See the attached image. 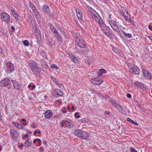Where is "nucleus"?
<instances>
[{"mask_svg":"<svg viewBox=\"0 0 152 152\" xmlns=\"http://www.w3.org/2000/svg\"><path fill=\"white\" fill-rule=\"evenodd\" d=\"M75 133L76 136L83 139H86L88 136V134L79 129L76 130Z\"/></svg>","mask_w":152,"mask_h":152,"instance_id":"nucleus-4","label":"nucleus"},{"mask_svg":"<svg viewBox=\"0 0 152 152\" xmlns=\"http://www.w3.org/2000/svg\"><path fill=\"white\" fill-rule=\"evenodd\" d=\"M29 19L31 20H32V18L31 15H29L28 16Z\"/></svg>","mask_w":152,"mask_h":152,"instance_id":"nucleus-57","label":"nucleus"},{"mask_svg":"<svg viewBox=\"0 0 152 152\" xmlns=\"http://www.w3.org/2000/svg\"><path fill=\"white\" fill-rule=\"evenodd\" d=\"M142 72L143 76L145 78L147 79H150L151 77V75L148 71L146 70L145 69H143Z\"/></svg>","mask_w":152,"mask_h":152,"instance_id":"nucleus-11","label":"nucleus"},{"mask_svg":"<svg viewBox=\"0 0 152 152\" xmlns=\"http://www.w3.org/2000/svg\"><path fill=\"white\" fill-rule=\"evenodd\" d=\"M52 31L54 34L58 32V31H57L56 28L54 29V30H53Z\"/></svg>","mask_w":152,"mask_h":152,"instance_id":"nucleus-51","label":"nucleus"},{"mask_svg":"<svg viewBox=\"0 0 152 152\" xmlns=\"http://www.w3.org/2000/svg\"><path fill=\"white\" fill-rule=\"evenodd\" d=\"M49 26L51 31H52L53 30H54V29L56 28L53 26L51 24Z\"/></svg>","mask_w":152,"mask_h":152,"instance_id":"nucleus-41","label":"nucleus"},{"mask_svg":"<svg viewBox=\"0 0 152 152\" xmlns=\"http://www.w3.org/2000/svg\"><path fill=\"white\" fill-rule=\"evenodd\" d=\"M130 151L131 152H137V151L133 148H131Z\"/></svg>","mask_w":152,"mask_h":152,"instance_id":"nucleus-44","label":"nucleus"},{"mask_svg":"<svg viewBox=\"0 0 152 152\" xmlns=\"http://www.w3.org/2000/svg\"><path fill=\"white\" fill-rule=\"evenodd\" d=\"M11 28L12 30L13 31H15V28L14 26H12L11 27Z\"/></svg>","mask_w":152,"mask_h":152,"instance_id":"nucleus-56","label":"nucleus"},{"mask_svg":"<svg viewBox=\"0 0 152 152\" xmlns=\"http://www.w3.org/2000/svg\"><path fill=\"white\" fill-rule=\"evenodd\" d=\"M50 68L52 69H58V66L55 64H53L50 66Z\"/></svg>","mask_w":152,"mask_h":152,"instance_id":"nucleus-33","label":"nucleus"},{"mask_svg":"<svg viewBox=\"0 0 152 152\" xmlns=\"http://www.w3.org/2000/svg\"><path fill=\"white\" fill-rule=\"evenodd\" d=\"M23 145H19V148H23Z\"/></svg>","mask_w":152,"mask_h":152,"instance_id":"nucleus-63","label":"nucleus"},{"mask_svg":"<svg viewBox=\"0 0 152 152\" xmlns=\"http://www.w3.org/2000/svg\"><path fill=\"white\" fill-rule=\"evenodd\" d=\"M113 52L115 53H117L118 51V50L116 48H113Z\"/></svg>","mask_w":152,"mask_h":152,"instance_id":"nucleus-43","label":"nucleus"},{"mask_svg":"<svg viewBox=\"0 0 152 152\" xmlns=\"http://www.w3.org/2000/svg\"><path fill=\"white\" fill-rule=\"evenodd\" d=\"M54 34L58 42H62V39L60 36L59 34L58 31L55 33Z\"/></svg>","mask_w":152,"mask_h":152,"instance_id":"nucleus-20","label":"nucleus"},{"mask_svg":"<svg viewBox=\"0 0 152 152\" xmlns=\"http://www.w3.org/2000/svg\"><path fill=\"white\" fill-rule=\"evenodd\" d=\"M28 137V134H25L24 135V137Z\"/></svg>","mask_w":152,"mask_h":152,"instance_id":"nucleus-64","label":"nucleus"},{"mask_svg":"<svg viewBox=\"0 0 152 152\" xmlns=\"http://www.w3.org/2000/svg\"><path fill=\"white\" fill-rule=\"evenodd\" d=\"M29 6L32 10L35 9L36 8L34 5L32 3L30 2L29 3Z\"/></svg>","mask_w":152,"mask_h":152,"instance_id":"nucleus-37","label":"nucleus"},{"mask_svg":"<svg viewBox=\"0 0 152 152\" xmlns=\"http://www.w3.org/2000/svg\"><path fill=\"white\" fill-rule=\"evenodd\" d=\"M126 96L129 98H130L131 97V95L129 94H127L126 95Z\"/></svg>","mask_w":152,"mask_h":152,"instance_id":"nucleus-53","label":"nucleus"},{"mask_svg":"<svg viewBox=\"0 0 152 152\" xmlns=\"http://www.w3.org/2000/svg\"><path fill=\"white\" fill-rule=\"evenodd\" d=\"M148 37L149 38V39L152 41V36H148Z\"/></svg>","mask_w":152,"mask_h":152,"instance_id":"nucleus-61","label":"nucleus"},{"mask_svg":"<svg viewBox=\"0 0 152 152\" xmlns=\"http://www.w3.org/2000/svg\"><path fill=\"white\" fill-rule=\"evenodd\" d=\"M76 58L77 59H75V58H74V59H73V61L75 63H76L78 61L77 58L76 57Z\"/></svg>","mask_w":152,"mask_h":152,"instance_id":"nucleus-55","label":"nucleus"},{"mask_svg":"<svg viewBox=\"0 0 152 152\" xmlns=\"http://www.w3.org/2000/svg\"><path fill=\"white\" fill-rule=\"evenodd\" d=\"M23 44L24 45L28 46L29 45V43L28 40H25L23 42Z\"/></svg>","mask_w":152,"mask_h":152,"instance_id":"nucleus-35","label":"nucleus"},{"mask_svg":"<svg viewBox=\"0 0 152 152\" xmlns=\"http://www.w3.org/2000/svg\"><path fill=\"white\" fill-rule=\"evenodd\" d=\"M57 28L60 31H61L63 29L59 25H57Z\"/></svg>","mask_w":152,"mask_h":152,"instance_id":"nucleus-46","label":"nucleus"},{"mask_svg":"<svg viewBox=\"0 0 152 152\" xmlns=\"http://www.w3.org/2000/svg\"><path fill=\"white\" fill-rule=\"evenodd\" d=\"M148 28L149 29H150L152 31V27L151 26H148Z\"/></svg>","mask_w":152,"mask_h":152,"instance_id":"nucleus-60","label":"nucleus"},{"mask_svg":"<svg viewBox=\"0 0 152 152\" xmlns=\"http://www.w3.org/2000/svg\"><path fill=\"white\" fill-rule=\"evenodd\" d=\"M100 72H101L102 74L105 73L107 72L104 69H101L99 70Z\"/></svg>","mask_w":152,"mask_h":152,"instance_id":"nucleus-38","label":"nucleus"},{"mask_svg":"<svg viewBox=\"0 0 152 152\" xmlns=\"http://www.w3.org/2000/svg\"><path fill=\"white\" fill-rule=\"evenodd\" d=\"M60 32H61L64 35V36H66V34L65 32L62 29V30H61Z\"/></svg>","mask_w":152,"mask_h":152,"instance_id":"nucleus-49","label":"nucleus"},{"mask_svg":"<svg viewBox=\"0 0 152 152\" xmlns=\"http://www.w3.org/2000/svg\"><path fill=\"white\" fill-rule=\"evenodd\" d=\"M42 10L45 12L47 13H49L50 12L48 7L47 5H44L43 6Z\"/></svg>","mask_w":152,"mask_h":152,"instance_id":"nucleus-23","label":"nucleus"},{"mask_svg":"<svg viewBox=\"0 0 152 152\" xmlns=\"http://www.w3.org/2000/svg\"><path fill=\"white\" fill-rule=\"evenodd\" d=\"M39 152H43L44 151L43 149V147H41L40 148Z\"/></svg>","mask_w":152,"mask_h":152,"instance_id":"nucleus-50","label":"nucleus"},{"mask_svg":"<svg viewBox=\"0 0 152 152\" xmlns=\"http://www.w3.org/2000/svg\"><path fill=\"white\" fill-rule=\"evenodd\" d=\"M10 79L8 78H5L2 80L0 83V86L2 87L7 86L10 83Z\"/></svg>","mask_w":152,"mask_h":152,"instance_id":"nucleus-10","label":"nucleus"},{"mask_svg":"<svg viewBox=\"0 0 152 152\" xmlns=\"http://www.w3.org/2000/svg\"><path fill=\"white\" fill-rule=\"evenodd\" d=\"M112 104L120 112L124 114H126V112L124 110V108L119 105L117 102L112 100L110 101Z\"/></svg>","mask_w":152,"mask_h":152,"instance_id":"nucleus-6","label":"nucleus"},{"mask_svg":"<svg viewBox=\"0 0 152 152\" xmlns=\"http://www.w3.org/2000/svg\"><path fill=\"white\" fill-rule=\"evenodd\" d=\"M12 15L17 20L19 19V17L18 15V14L17 12H16V11L14 10H11Z\"/></svg>","mask_w":152,"mask_h":152,"instance_id":"nucleus-21","label":"nucleus"},{"mask_svg":"<svg viewBox=\"0 0 152 152\" xmlns=\"http://www.w3.org/2000/svg\"><path fill=\"white\" fill-rule=\"evenodd\" d=\"M11 81L13 83L14 87L17 90L20 89L21 85L20 83H18L16 80H11Z\"/></svg>","mask_w":152,"mask_h":152,"instance_id":"nucleus-13","label":"nucleus"},{"mask_svg":"<svg viewBox=\"0 0 152 152\" xmlns=\"http://www.w3.org/2000/svg\"><path fill=\"white\" fill-rule=\"evenodd\" d=\"M62 113L64 114L66 113V110H63Z\"/></svg>","mask_w":152,"mask_h":152,"instance_id":"nucleus-58","label":"nucleus"},{"mask_svg":"<svg viewBox=\"0 0 152 152\" xmlns=\"http://www.w3.org/2000/svg\"><path fill=\"white\" fill-rule=\"evenodd\" d=\"M134 84L136 86L144 90L146 88V86L144 85L143 83L137 81L134 82Z\"/></svg>","mask_w":152,"mask_h":152,"instance_id":"nucleus-17","label":"nucleus"},{"mask_svg":"<svg viewBox=\"0 0 152 152\" xmlns=\"http://www.w3.org/2000/svg\"><path fill=\"white\" fill-rule=\"evenodd\" d=\"M32 12H33L34 15L37 18H39L40 17V15L38 12L36 8L32 10Z\"/></svg>","mask_w":152,"mask_h":152,"instance_id":"nucleus-19","label":"nucleus"},{"mask_svg":"<svg viewBox=\"0 0 152 152\" xmlns=\"http://www.w3.org/2000/svg\"><path fill=\"white\" fill-rule=\"evenodd\" d=\"M120 12L121 15L127 22H130L131 21V20L130 19V17L129 16V17H126V16L125 15V12L124 11L121 10Z\"/></svg>","mask_w":152,"mask_h":152,"instance_id":"nucleus-18","label":"nucleus"},{"mask_svg":"<svg viewBox=\"0 0 152 152\" xmlns=\"http://www.w3.org/2000/svg\"><path fill=\"white\" fill-rule=\"evenodd\" d=\"M65 124L66 126L70 128L72 126L71 123L67 121H65Z\"/></svg>","mask_w":152,"mask_h":152,"instance_id":"nucleus-32","label":"nucleus"},{"mask_svg":"<svg viewBox=\"0 0 152 152\" xmlns=\"http://www.w3.org/2000/svg\"><path fill=\"white\" fill-rule=\"evenodd\" d=\"M103 80L102 79H99L97 78H92L90 80L91 82L96 85H99L101 84L103 82Z\"/></svg>","mask_w":152,"mask_h":152,"instance_id":"nucleus-9","label":"nucleus"},{"mask_svg":"<svg viewBox=\"0 0 152 152\" xmlns=\"http://www.w3.org/2000/svg\"><path fill=\"white\" fill-rule=\"evenodd\" d=\"M32 144V141L30 140H27L25 141V144L26 145H25V146H29L31 145V144Z\"/></svg>","mask_w":152,"mask_h":152,"instance_id":"nucleus-26","label":"nucleus"},{"mask_svg":"<svg viewBox=\"0 0 152 152\" xmlns=\"http://www.w3.org/2000/svg\"><path fill=\"white\" fill-rule=\"evenodd\" d=\"M55 94L57 96H62L63 94V93L62 91L60 90L56 89L54 91Z\"/></svg>","mask_w":152,"mask_h":152,"instance_id":"nucleus-22","label":"nucleus"},{"mask_svg":"<svg viewBox=\"0 0 152 152\" xmlns=\"http://www.w3.org/2000/svg\"><path fill=\"white\" fill-rule=\"evenodd\" d=\"M76 11L77 13V16L79 20L81 21L82 20L83 16L81 11L79 9L76 10Z\"/></svg>","mask_w":152,"mask_h":152,"instance_id":"nucleus-16","label":"nucleus"},{"mask_svg":"<svg viewBox=\"0 0 152 152\" xmlns=\"http://www.w3.org/2000/svg\"><path fill=\"white\" fill-rule=\"evenodd\" d=\"M37 141H38L39 142H41V140L39 139H37Z\"/></svg>","mask_w":152,"mask_h":152,"instance_id":"nucleus-59","label":"nucleus"},{"mask_svg":"<svg viewBox=\"0 0 152 152\" xmlns=\"http://www.w3.org/2000/svg\"><path fill=\"white\" fill-rule=\"evenodd\" d=\"M127 65L129 69V71L131 69H132L135 66L132 63H128L127 64Z\"/></svg>","mask_w":152,"mask_h":152,"instance_id":"nucleus-29","label":"nucleus"},{"mask_svg":"<svg viewBox=\"0 0 152 152\" xmlns=\"http://www.w3.org/2000/svg\"><path fill=\"white\" fill-rule=\"evenodd\" d=\"M97 74L98 76H100L102 74V73H101V72H100L99 71V72H98L97 73Z\"/></svg>","mask_w":152,"mask_h":152,"instance_id":"nucleus-54","label":"nucleus"},{"mask_svg":"<svg viewBox=\"0 0 152 152\" xmlns=\"http://www.w3.org/2000/svg\"><path fill=\"white\" fill-rule=\"evenodd\" d=\"M140 71L139 68L136 66H134L132 69L130 71V72L135 75L138 74Z\"/></svg>","mask_w":152,"mask_h":152,"instance_id":"nucleus-12","label":"nucleus"},{"mask_svg":"<svg viewBox=\"0 0 152 152\" xmlns=\"http://www.w3.org/2000/svg\"><path fill=\"white\" fill-rule=\"evenodd\" d=\"M55 83L57 84V85L61 89H64V87L62 84L59 83L57 81H56V82H55Z\"/></svg>","mask_w":152,"mask_h":152,"instance_id":"nucleus-31","label":"nucleus"},{"mask_svg":"<svg viewBox=\"0 0 152 152\" xmlns=\"http://www.w3.org/2000/svg\"><path fill=\"white\" fill-rule=\"evenodd\" d=\"M10 132L12 137L13 139L18 138V134L17 132L12 129H11Z\"/></svg>","mask_w":152,"mask_h":152,"instance_id":"nucleus-14","label":"nucleus"},{"mask_svg":"<svg viewBox=\"0 0 152 152\" xmlns=\"http://www.w3.org/2000/svg\"><path fill=\"white\" fill-rule=\"evenodd\" d=\"M87 8L91 16L96 22L98 23L102 22V20L100 16L94 10L88 6H87Z\"/></svg>","mask_w":152,"mask_h":152,"instance_id":"nucleus-2","label":"nucleus"},{"mask_svg":"<svg viewBox=\"0 0 152 152\" xmlns=\"http://www.w3.org/2000/svg\"><path fill=\"white\" fill-rule=\"evenodd\" d=\"M51 42H52L51 43H50V45L51 47H52V46H53V45L54 46L55 45V42L54 41H51Z\"/></svg>","mask_w":152,"mask_h":152,"instance_id":"nucleus-48","label":"nucleus"},{"mask_svg":"<svg viewBox=\"0 0 152 152\" xmlns=\"http://www.w3.org/2000/svg\"><path fill=\"white\" fill-rule=\"evenodd\" d=\"M29 65L33 73L36 75L38 76L40 75V72L41 71L36 63L33 61H29Z\"/></svg>","mask_w":152,"mask_h":152,"instance_id":"nucleus-3","label":"nucleus"},{"mask_svg":"<svg viewBox=\"0 0 152 152\" xmlns=\"http://www.w3.org/2000/svg\"><path fill=\"white\" fill-rule=\"evenodd\" d=\"M75 117L77 118H79L80 117L79 113H76L75 114Z\"/></svg>","mask_w":152,"mask_h":152,"instance_id":"nucleus-42","label":"nucleus"},{"mask_svg":"<svg viewBox=\"0 0 152 152\" xmlns=\"http://www.w3.org/2000/svg\"><path fill=\"white\" fill-rule=\"evenodd\" d=\"M40 55L43 56L44 58L47 59V56L46 55V53L43 51H42L40 52Z\"/></svg>","mask_w":152,"mask_h":152,"instance_id":"nucleus-28","label":"nucleus"},{"mask_svg":"<svg viewBox=\"0 0 152 152\" xmlns=\"http://www.w3.org/2000/svg\"><path fill=\"white\" fill-rule=\"evenodd\" d=\"M113 15L111 14H109L108 16V18H107V21L109 23V21H112L113 20L112 19H113Z\"/></svg>","mask_w":152,"mask_h":152,"instance_id":"nucleus-30","label":"nucleus"},{"mask_svg":"<svg viewBox=\"0 0 152 152\" xmlns=\"http://www.w3.org/2000/svg\"><path fill=\"white\" fill-rule=\"evenodd\" d=\"M99 24L101 28L105 34L109 38L112 39L114 36V34L110 32V28L103 23L102 21Z\"/></svg>","mask_w":152,"mask_h":152,"instance_id":"nucleus-1","label":"nucleus"},{"mask_svg":"<svg viewBox=\"0 0 152 152\" xmlns=\"http://www.w3.org/2000/svg\"><path fill=\"white\" fill-rule=\"evenodd\" d=\"M108 23L111 28L114 30L118 33L120 32V31L119 26L115 21L114 20L112 21H110Z\"/></svg>","mask_w":152,"mask_h":152,"instance_id":"nucleus-5","label":"nucleus"},{"mask_svg":"<svg viewBox=\"0 0 152 152\" xmlns=\"http://www.w3.org/2000/svg\"><path fill=\"white\" fill-rule=\"evenodd\" d=\"M65 121H64V120H62L61 121V126L63 127L64 126V124H65Z\"/></svg>","mask_w":152,"mask_h":152,"instance_id":"nucleus-45","label":"nucleus"},{"mask_svg":"<svg viewBox=\"0 0 152 152\" xmlns=\"http://www.w3.org/2000/svg\"><path fill=\"white\" fill-rule=\"evenodd\" d=\"M123 33L124 36L128 38H131L132 37V35L131 34L129 33H126L125 32H123Z\"/></svg>","mask_w":152,"mask_h":152,"instance_id":"nucleus-34","label":"nucleus"},{"mask_svg":"<svg viewBox=\"0 0 152 152\" xmlns=\"http://www.w3.org/2000/svg\"><path fill=\"white\" fill-rule=\"evenodd\" d=\"M127 121H129L130 123L132 124H134L136 126H138V124L137 123L133 121L132 119H131L129 118H127L126 119Z\"/></svg>","mask_w":152,"mask_h":152,"instance_id":"nucleus-27","label":"nucleus"},{"mask_svg":"<svg viewBox=\"0 0 152 152\" xmlns=\"http://www.w3.org/2000/svg\"><path fill=\"white\" fill-rule=\"evenodd\" d=\"M53 113L50 110H48L45 113V116L48 119H50L52 118L53 115Z\"/></svg>","mask_w":152,"mask_h":152,"instance_id":"nucleus-15","label":"nucleus"},{"mask_svg":"<svg viewBox=\"0 0 152 152\" xmlns=\"http://www.w3.org/2000/svg\"><path fill=\"white\" fill-rule=\"evenodd\" d=\"M124 11H125L126 12V14L127 15L126 16V17H129V16L130 17V19L131 20V15L129 13H128V12L127 10L126 9L124 8Z\"/></svg>","mask_w":152,"mask_h":152,"instance_id":"nucleus-40","label":"nucleus"},{"mask_svg":"<svg viewBox=\"0 0 152 152\" xmlns=\"http://www.w3.org/2000/svg\"><path fill=\"white\" fill-rule=\"evenodd\" d=\"M12 123L13 125H14L16 127L19 129H22L23 128V126L22 125L18 123L13 121L12 122Z\"/></svg>","mask_w":152,"mask_h":152,"instance_id":"nucleus-24","label":"nucleus"},{"mask_svg":"<svg viewBox=\"0 0 152 152\" xmlns=\"http://www.w3.org/2000/svg\"><path fill=\"white\" fill-rule=\"evenodd\" d=\"M1 19L5 22L8 23L10 21V16L6 12H3L0 14Z\"/></svg>","mask_w":152,"mask_h":152,"instance_id":"nucleus-7","label":"nucleus"},{"mask_svg":"<svg viewBox=\"0 0 152 152\" xmlns=\"http://www.w3.org/2000/svg\"><path fill=\"white\" fill-rule=\"evenodd\" d=\"M31 26H32V28L34 29V31L35 32H36L37 31V28L36 26V25L35 24H32Z\"/></svg>","mask_w":152,"mask_h":152,"instance_id":"nucleus-36","label":"nucleus"},{"mask_svg":"<svg viewBox=\"0 0 152 152\" xmlns=\"http://www.w3.org/2000/svg\"><path fill=\"white\" fill-rule=\"evenodd\" d=\"M70 58L72 60V61H73V60L74 59V58H75V59H77L76 58V57H75L74 56L72 55L70 57Z\"/></svg>","mask_w":152,"mask_h":152,"instance_id":"nucleus-47","label":"nucleus"},{"mask_svg":"<svg viewBox=\"0 0 152 152\" xmlns=\"http://www.w3.org/2000/svg\"><path fill=\"white\" fill-rule=\"evenodd\" d=\"M7 66L10 68V70L12 71L14 70V66L13 64L10 62L7 63Z\"/></svg>","mask_w":152,"mask_h":152,"instance_id":"nucleus-25","label":"nucleus"},{"mask_svg":"<svg viewBox=\"0 0 152 152\" xmlns=\"http://www.w3.org/2000/svg\"><path fill=\"white\" fill-rule=\"evenodd\" d=\"M73 36L76 38V39L78 37V34L76 32H74L72 33Z\"/></svg>","mask_w":152,"mask_h":152,"instance_id":"nucleus-39","label":"nucleus"},{"mask_svg":"<svg viewBox=\"0 0 152 152\" xmlns=\"http://www.w3.org/2000/svg\"><path fill=\"white\" fill-rule=\"evenodd\" d=\"M75 41L78 46L80 48H85V42L82 39L79 37H77L75 39Z\"/></svg>","mask_w":152,"mask_h":152,"instance_id":"nucleus-8","label":"nucleus"},{"mask_svg":"<svg viewBox=\"0 0 152 152\" xmlns=\"http://www.w3.org/2000/svg\"><path fill=\"white\" fill-rule=\"evenodd\" d=\"M31 21L30 22V24L31 26L33 24H35L34 23V21H33L32 20H31Z\"/></svg>","mask_w":152,"mask_h":152,"instance_id":"nucleus-52","label":"nucleus"},{"mask_svg":"<svg viewBox=\"0 0 152 152\" xmlns=\"http://www.w3.org/2000/svg\"><path fill=\"white\" fill-rule=\"evenodd\" d=\"M43 145H47V143L46 142H43Z\"/></svg>","mask_w":152,"mask_h":152,"instance_id":"nucleus-62","label":"nucleus"}]
</instances>
